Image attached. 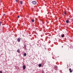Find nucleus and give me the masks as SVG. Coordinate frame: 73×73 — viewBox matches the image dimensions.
I'll list each match as a JSON object with an SVG mask.
<instances>
[{
	"mask_svg": "<svg viewBox=\"0 0 73 73\" xmlns=\"http://www.w3.org/2000/svg\"><path fill=\"white\" fill-rule=\"evenodd\" d=\"M32 3L34 5H36L37 4V2L36 1H32Z\"/></svg>",
	"mask_w": 73,
	"mask_h": 73,
	"instance_id": "nucleus-1",
	"label": "nucleus"
},
{
	"mask_svg": "<svg viewBox=\"0 0 73 73\" xmlns=\"http://www.w3.org/2000/svg\"><path fill=\"white\" fill-rule=\"evenodd\" d=\"M20 38H17V40L18 42H20Z\"/></svg>",
	"mask_w": 73,
	"mask_h": 73,
	"instance_id": "nucleus-2",
	"label": "nucleus"
},
{
	"mask_svg": "<svg viewBox=\"0 0 73 73\" xmlns=\"http://www.w3.org/2000/svg\"><path fill=\"white\" fill-rule=\"evenodd\" d=\"M25 68H26V67L25 65H24L23 66V69L24 70L25 69Z\"/></svg>",
	"mask_w": 73,
	"mask_h": 73,
	"instance_id": "nucleus-3",
	"label": "nucleus"
},
{
	"mask_svg": "<svg viewBox=\"0 0 73 73\" xmlns=\"http://www.w3.org/2000/svg\"><path fill=\"white\" fill-rule=\"evenodd\" d=\"M64 36H65V35L64 34H62L61 35V36L62 37H64Z\"/></svg>",
	"mask_w": 73,
	"mask_h": 73,
	"instance_id": "nucleus-4",
	"label": "nucleus"
},
{
	"mask_svg": "<svg viewBox=\"0 0 73 73\" xmlns=\"http://www.w3.org/2000/svg\"><path fill=\"white\" fill-rule=\"evenodd\" d=\"M69 70L70 71V73H72V69H71V68H70L69 69Z\"/></svg>",
	"mask_w": 73,
	"mask_h": 73,
	"instance_id": "nucleus-5",
	"label": "nucleus"
},
{
	"mask_svg": "<svg viewBox=\"0 0 73 73\" xmlns=\"http://www.w3.org/2000/svg\"><path fill=\"white\" fill-rule=\"evenodd\" d=\"M23 2L22 1H20V4H23Z\"/></svg>",
	"mask_w": 73,
	"mask_h": 73,
	"instance_id": "nucleus-6",
	"label": "nucleus"
},
{
	"mask_svg": "<svg viewBox=\"0 0 73 73\" xmlns=\"http://www.w3.org/2000/svg\"><path fill=\"white\" fill-rule=\"evenodd\" d=\"M38 66L39 67H41V64H39L38 65Z\"/></svg>",
	"mask_w": 73,
	"mask_h": 73,
	"instance_id": "nucleus-7",
	"label": "nucleus"
},
{
	"mask_svg": "<svg viewBox=\"0 0 73 73\" xmlns=\"http://www.w3.org/2000/svg\"><path fill=\"white\" fill-rule=\"evenodd\" d=\"M17 52H18V53H20V49H18L17 50Z\"/></svg>",
	"mask_w": 73,
	"mask_h": 73,
	"instance_id": "nucleus-8",
	"label": "nucleus"
},
{
	"mask_svg": "<svg viewBox=\"0 0 73 73\" xmlns=\"http://www.w3.org/2000/svg\"><path fill=\"white\" fill-rule=\"evenodd\" d=\"M27 56V53H24V56Z\"/></svg>",
	"mask_w": 73,
	"mask_h": 73,
	"instance_id": "nucleus-9",
	"label": "nucleus"
},
{
	"mask_svg": "<svg viewBox=\"0 0 73 73\" xmlns=\"http://www.w3.org/2000/svg\"><path fill=\"white\" fill-rule=\"evenodd\" d=\"M66 23H69V20H67L66 21Z\"/></svg>",
	"mask_w": 73,
	"mask_h": 73,
	"instance_id": "nucleus-10",
	"label": "nucleus"
},
{
	"mask_svg": "<svg viewBox=\"0 0 73 73\" xmlns=\"http://www.w3.org/2000/svg\"><path fill=\"white\" fill-rule=\"evenodd\" d=\"M55 68H56V69H57V66H54Z\"/></svg>",
	"mask_w": 73,
	"mask_h": 73,
	"instance_id": "nucleus-11",
	"label": "nucleus"
},
{
	"mask_svg": "<svg viewBox=\"0 0 73 73\" xmlns=\"http://www.w3.org/2000/svg\"><path fill=\"white\" fill-rule=\"evenodd\" d=\"M32 22H34L35 21V20H33V19L32 20Z\"/></svg>",
	"mask_w": 73,
	"mask_h": 73,
	"instance_id": "nucleus-12",
	"label": "nucleus"
},
{
	"mask_svg": "<svg viewBox=\"0 0 73 73\" xmlns=\"http://www.w3.org/2000/svg\"><path fill=\"white\" fill-rule=\"evenodd\" d=\"M1 21H0V27L1 26Z\"/></svg>",
	"mask_w": 73,
	"mask_h": 73,
	"instance_id": "nucleus-13",
	"label": "nucleus"
},
{
	"mask_svg": "<svg viewBox=\"0 0 73 73\" xmlns=\"http://www.w3.org/2000/svg\"><path fill=\"white\" fill-rule=\"evenodd\" d=\"M17 18H20V16H17Z\"/></svg>",
	"mask_w": 73,
	"mask_h": 73,
	"instance_id": "nucleus-14",
	"label": "nucleus"
},
{
	"mask_svg": "<svg viewBox=\"0 0 73 73\" xmlns=\"http://www.w3.org/2000/svg\"><path fill=\"white\" fill-rule=\"evenodd\" d=\"M0 73H3V72H2V71H0Z\"/></svg>",
	"mask_w": 73,
	"mask_h": 73,
	"instance_id": "nucleus-15",
	"label": "nucleus"
},
{
	"mask_svg": "<svg viewBox=\"0 0 73 73\" xmlns=\"http://www.w3.org/2000/svg\"><path fill=\"white\" fill-rule=\"evenodd\" d=\"M15 1H16V2H18V0H15Z\"/></svg>",
	"mask_w": 73,
	"mask_h": 73,
	"instance_id": "nucleus-16",
	"label": "nucleus"
},
{
	"mask_svg": "<svg viewBox=\"0 0 73 73\" xmlns=\"http://www.w3.org/2000/svg\"><path fill=\"white\" fill-rule=\"evenodd\" d=\"M64 13L65 15H66V12H64Z\"/></svg>",
	"mask_w": 73,
	"mask_h": 73,
	"instance_id": "nucleus-17",
	"label": "nucleus"
},
{
	"mask_svg": "<svg viewBox=\"0 0 73 73\" xmlns=\"http://www.w3.org/2000/svg\"><path fill=\"white\" fill-rule=\"evenodd\" d=\"M42 73H44V71H42Z\"/></svg>",
	"mask_w": 73,
	"mask_h": 73,
	"instance_id": "nucleus-18",
	"label": "nucleus"
},
{
	"mask_svg": "<svg viewBox=\"0 0 73 73\" xmlns=\"http://www.w3.org/2000/svg\"><path fill=\"white\" fill-rule=\"evenodd\" d=\"M62 48H63V46H62Z\"/></svg>",
	"mask_w": 73,
	"mask_h": 73,
	"instance_id": "nucleus-19",
	"label": "nucleus"
}]
</instances>
